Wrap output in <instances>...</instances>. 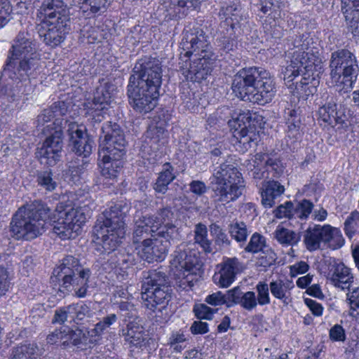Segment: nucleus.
I'll use <instances>...</instances> for the list:
<instances>
[{
    "label": "nucleus",
    "instance_id": "obj_1",
    "mask_svg": "<svg viewBox=\"0 0 359 359\" xmlns=\"http://www.w3.org/2000/svg\"><path fill=\"white\" fill-rule=\"evenodd\" d=\"M8 69L13 68L14 77L18 79L16 85L8 83L3 87L0 83V97L8 102L15 101L23 95L29 94L31 90L29 77H35L41 69L39 53L36 51V43L27 32H20L9 51Z\"/></svg>",
    "mask_w": 359,
    "mask_h": 359
},
{
    "label": "nucleus",
    "instance_id": "obj_2",
    "mask_svg": "<svg viewBox=\"0 0 359 359\" xmlns=\"http://www.w3.org/2000/svg\"><path fill=\"white\" fill-rule=\"evenodd\" d=\"M291 59L281 73L287 82L292 81L302 75V79L296 83V89L306 88L309 93H314L319 84L320 74L322 73L320 49L313 38L308 34L297 36L293 41Z\"/></svg>",
    "mask_w": 359,
    "mask_h": 359
},
{
    "label": "nucleus",
    "instance_id": "obj_3",
    "mask_svg": "<svg viewBox=\"0 0 359 359\" xmlns=\"http://www.w3.org/2000/svg\"><path fill=\"white\" fill-rule=\"evenodd\" d=\"M127 86L129 103L140 114L151 111L157 104L162 83V69L160 60L145 57L135 65Z\"/></svg>",
    "mask_w": 359,
    "mask_h": 359
},
{
    "label": "nucleus",
    "instance_id": "obj_4",
    "mask_svg": "<svg viewBox=\"0 0 359 359\" xmlns=\"http://www.w3.org/2000/svg\"><path fill=\"white\" fill-rule=\"evenodd\" d=\"M194 243H182L172 255L171 266L179 272V287L183 290L191 288L198 280L197 276L203 273V262L200 253L194 246L198 245L205 253L212 252V241L208 238L207 226L198 223L194 228Z\"/></svg>",
    "mask_w": 359,
    "mask_h": 359
},
{
    "label": "nucleus",
    "instance_id": "obj_5",
    "mask_svg": "<svg viewBox=\"0 0 359 359\" xmlns=\"http://www.w3.org/2000/svg\"><path fill=\"white\" fill-rule=\"evenodd\" d=\"M184 51V62L181 56L179 65L182 74L191 81L200 82L207 78L212 72V53L210 50L208 36L199 27L184 29L181 42Z\"/></svg>",
    "mask_w": 359,
    "mask_h": 359
},
{
    "label": "nucleus",
    "instance_id": "obj_6",
    "mask_svg": "<svg viewBox=\"0 0 359 359\" xmlns=\"http://www.w3.org/2000/svg\"><path fill=\"white\" fill-rule=\"evenodd\" d=\"M101 130L100 139L103 140L100 144L98 165L102 176L114 179L123 168L122 158L126 154V144L125 135L121 127L111 121L104 123Z\"/></svg>",
    "mask_w": 359,
    "mask_h": 359
},
{
    "label": "nucleus",
    "instance_id": "obj_7",
    "mask_svg": "<svg viewBox=\"0 0 359 359\" xmlns=\"http://www.w3.org/2000/svg\"><path fill=\"white\" fill-rule=\"evenodd\" d=\"M51 210L41 201L22 206L13 215L9 229L16 240L31 241L41 236L50 221Z\"/></svg>",
    "mask_w": 359,
    "mask_h": 359
},
{
    "label": "nucleus",
    "instance_id": "obj_8",
    "mask_svg": "<svg viewBox=\"0 0 359 359\" xmlns=\"http://www.w3.org/2000/svg\"><path fill=\"white\" fill-rule=\"evenodd\" d=\"M65 6L62 0H46L38 10L42 28L39 31V36L52 48L63 42L70 29V18Z\"/></svg>",
    "mask_w": 359,
    "mask_h": 359
},
{
    "label": "nucleus",
    "instance_id": "obj_9",
    "mask_svg": "<svg viewBox=\"0 0 359 359\" xmlns=\"http://www.w3.org/2000/svg\"><path fill=\"white\" fill-rule=\"evenodd\" d=\"M166 275L159 269L142 273L141 297L145 307L152 311H158L168 318V305L172 298V289L167 284Z\"/></svg>",
    "mask_w": 359,
    "mask_h": 359
},
{
    "label": "nucleus",
    "instance_id": "obj_10",
    "mask_svg": "<svg viewBox=\"0 0 359 359\" xmlns=\"http://www.w3.org/2000/svg\"><path fill=\"white\" fill-rule=\"evenodd\" d=\"M210 184L214 201L226 203L238 199L245 187L242 174L229 161L214 168Z\"/></svg>",
    "mask_w": 359,
    "mask_h": 359
},
{
    "label": "nucleus",
    "instance_id": "obj_11",
    "mask_svg": "<svg viewBox=\"0 0 359 359\" xmlns=\"http://www.w3.org/2000/svg\"><path fill=\"white\" fill-rule=\"evenodd\" d=\"M129 210L130 206L126 203L119 202L107 208L97 218L94 230L105 248H114L124 238V219Z\"/></svg>",
    "mask_w": 359,
    "mask_h": 359
},
{
    "label": "nucleus",
    "instance_id": "obj_12",
    "mask_svg": "<svg viewBox=\"0 0 359 359\" xmlns=\"http://www.w3.org/2000/svg\"><path fill=\"white\" fill-rule=\"evenodd\" d=\"M53 274L60 283L61 292L74 290L76 297H86L91 271L82 266L78 259L72 255L66 256L61 264L54 269Z\"/></svg>",
    "mask_w": 359,
    "mask_h": 359
},
{
    "label": "nucleus",
    "instance_id": "obj_13",
    "mask_svg": "<svg viewBox=\"0 0 359 359\" xmlns=\"http://www.w3.org/2000/svg\"><path fill=\"white\" fill-rule=\"evenodd\" d=\"M330 67L331 79L337 85L342 86L345 92L353 88L358 76L359 66L352 53L346 49L332 53Z\"/></svg>",
    "mask_w": 359,
    "mask_h": 359
},
{
    "label": "nucleus",
    "instance_id": "obj_14",
    "mask_svg": "<svg viewBox=\"0 0 359 359\" xmlns=\"http://www.w3.org/2000/svg\"><path fill=\"white\" fill-rule=\"evenodd\" d=\"M303 243L309 252L325 248L337 250L344 245L341 230L330 224H311L302 232Z\"/></svg>",
    "mask_w": 359,
    "mask_h": 359
},
{
    "label": "nucleus",
    "instance_id": "obj_15",
    "mask_svg": "<svg viewBox=\"0 0 359 359\" xmlns=\"http://www.w3.org/2000/svg\"><path fill=\"white\" fill-rule=\"evenodd\" d=\"M58 219L54 222L53 232L61 239L74 238L86 222V216L81 207L76 203L60 202L56 207Z\"/></svg>",
    "mask_w": 359,
    "mask_h": 359
},
{
    "label": "nucleus",
    "instance_id": "obj_16",
    "mask_svg": "<svg viewBox=\"0 0 359 359\" xmlns=\"http://www.w3.org/2000/svg\"><path fill=\"white\" fill-rule=\"evenodd\" d=\"M47 137L37 149L36 156L41 163L54 166L60 160L63 147V132L59 128L56 130L46 132Z\"/></svg>",
    "mask_w": 359,
    "mask_h": 359
},
{
    "label": "nucleus",
    "instance_id": "obj_17",
    "mask_svg": "<svg viewBox=\"0 0 359 359\" xmlns=\"http://www.w3.org/2000/svg\"><path fill=\"white\" fill-rule=\"evenodd\" d=\"M262 67H250L240 69L232 80L231 89L236 96L243 101L255 90V85L264 71Z\"/></svg>",
    "mask_w": 359,
    "mask_h": 359
},
{
    "label": "nucleus",
    "instance_id": "obj_18",
    "mask_svg": "<svg viewBox=\"0 0 359 359\" xmlns=\"http://www.w3.org/2000/svg\"><path fill=\"white\" fill-rule=\"evenodd\" d=\"M111 102V95L106 86L97 87L92 100L88 99L83 103L86 116L93 122L100 123L107 114L108 106Z\"/></svg>",
    "mask_w": 359,
    "mask_h": 359
},
{
    "label": "nucleus",
    "instance_id": "obj_19",
    "mask_svg": "<svg viewBox=\"0 0 359 359\" xmlns=\"http://www.w3.org/2000/svg\"><path fill=\"white\" fill-rule=\"evenodd\" d=\"M69 103L65 101H57L52 105L43 109L36 119V127L43 126L46 123H50L43 128L44 133L54 131L59 128L62 130L64 119L62 116L68 111Z\"/></svg>",
    "mask_w": 359,
    "mask_h": 359
},
{
    "label": "nucleus",
    "instance_id": "obj_20",
    "mask_svg": "<svg viewBox=\"0 0 359 359\" xmlns=\"http://www.w3.org/2000/svg\"><path fill=\"white\" fill-rule=\"evenodd\" d=\"M276 93V86L274 79L269 72L264 69L255 83V90L252 91L245 100L259 105H265L273 100Z\"/></svg>",
    "mask_w": 359,
    "mask_h": 359
},
{
    "label": "nucleus",
    "instance_id": "obj_21",
    "mask_svg": "<svg viewBox=\"0 0 359 359\" xmlns=\"http://www.w3.org/2000/svg\"><path fill=\"white\" fill-rule=\"evenodd\" d=\"M170 243L159 238L144 239L142 245L135 247L138 256L149 263L163 261L168 252Z\"/></svg>",
    "mask_w": 359,
    "mask_h": 359
},
{
    "label": "nucleus",
    "instance_id": "obj_22",
    "mask_svg": "<svg viewBox=\"0 0 359 359\" xmlns=\"http://www.w3.org/2000/svg\"><path fill=\"white\" fill-rule=\"evenodd\" d=\"M212 280L219 287H229L236 279V276L243 270V265L236 257H224L217 265Z\"/></svg>",
    "mask_w": 359,
    "mask_h": 359
},
{
    "label": "nucleus",
    "instance_id": "obj_23",
    "mask_svg": "<svg viewBox=\"0 0 359 359\" xmlns=\"http://www.w3.org/2000/svg\"><path fill=\"white\" fill-rule=\"evenodd\" d=\"M326 102L318 109L319 118L332 127H337L339 133L347 131L349 123L346 116L337 111V99L334 96H327Z\"/></svg>",
    "mask_w": 359,
    "mask_h": 359
},
{
    "label": "nucleus",
    "instance_id": "obj_24",
    "mask_svg": "<svg viewBox=\"0 0 359 359\" xmlns=\"http://www.w3.org/2000/svg\"><path fill=\"white\" fill-rule=\"evenodd\" d=\"M327 279L333 286L341 290H350L354 283L352 269L339 260L330 264Z\"/></svg>",
    "mask_w": 359,
    "mask_h": 359
},
{
    "label": "nucleus",
    "instance_id": "obj_25",
    "mask_svg": "<svg viewBox=\"0 0 359 359\" xmlns=\"http://www.w3.org/2000/svg\"><path fill=\"white\" fill-rule=\"evenodd\" d=\"M67 133L72 151L78 156L86 157L92 151V141L83 129L76 123H70L68 126Z\"/></svg>",
    "mask_w": 359,
    "mask_h": 359
},
{
    "label": "nucleus",
    "instance_id": "obj_26",
    "mask_svg": "<svg viewBox=\"0 0 359 359\" xmlns=\"http://www.w3.org/2000/svg\"><path fill=\"white\" fill-rule=\"evenodd\" d=\"M121 240L114 248H107L104 245L102 241V248L104 249V259L106 261L102 263L103 269L106 271L110 272L112 270H123L128 267V262H131L132 257L129 254L126 253L125 250L117 249V247L121 243Z\"/></svg>",
    "mask_w": 359,
    "mask_h": 359
},
{
    "label": "nucleus",
    "instance_id": "obj_27",
    "mask_svg": "<svg viewBox=\"0 0 359 359\" xmlns=\"http://www.w3.org/2000/svg\"><path fill=\"white\" fill-rule=\"evenodd\" d=\"M204 0H163V8L170 19H180L188 15L190 10L200 8Z\"/></svg>",
    "mask_w": 359,
    "mask_h": 359
},
{
    "label": "nucleus",
    "instance_id": "obj_28",
    "mask_svg": "<svg viewBox=\"0 0 359 359\" xmlns=\"http://www.w3.org/2000/svg\"><path fill=\"white\" fill-rule=\"evenodd\" d=\"M158 222L147 215H140L137 213L134 217V229L132 237L133 244L137 246L142 245L144 239H149L148 236H153L156 231Z\"/></svg>",
    "mask_w": 359,
    "mask_h": 359
},
{
    "label": "nucleus",
    "instance_id": "obj_29",
    "mask_svg": "<svg viewBox=\"0 0 359 359\" xmlns=\"http://www.w3.org/2000/svg\"><path fill=\"white\" fill-rule=\"evenodd\" d=\"M120 334L123 337L124 344L127 345L131 351L135 348H141L144 345L146 334L144 329L136 320L127 323L126 327L120 330Z\"/></svg>",
    "mask_w": 359,
    "mask_h": 359
},
{
    "label": "nucleus",
    "instance_id": "obj_30",
    "mask_svg": "<svg viewBox=\"0 0 359 359\" xmlns=\"http://www.w3.org/2000/svg\"><path fill=\"white\" fill-rule=\"evenodd\" d=\"M229 300L233 305H239L245 310L251 311L256 309L255 292H243L239 286L228 290Z\"/></svg>",
    "mask_w": 359,
    "mask_h": 359
},
{
    "label": "nucleus",
    "instance_id": "obj_31",
    "mask_svg": "<svg viewBox=\"0 0 359 359\" xmlns=\"http://www.w3.org/2000/svg\"><path fill=\"white\" fill-rule=\"evenodd\" d=\"M284 191V186L278 182L274 180L266 182L263 184L261 190L262 204L266 208H272Z\"/></svg>",
    "mask_w": 359,
    "mask_h": 359
},
{
    "label": "nucleus",
    "instance_id": "obj_32",
    "mask_svg": "<svg viewBox=\"0 0 359 359\" xmlns=\"http://www.w3.org/2000/svg\"><path fill=\"white\" fill-rule=\"evenodd\" d=\"M165 123L151 124L145 133L146 142L154 150H159L168 142L165 129Z\"/></svg>",
    "mask_w": 359,
    "mask_h": 359
},
{
    "label": "nucleus",
    "instance_id": "obj_33",
    "mask_svg": "<svg viewBox=\"0 0 359 359\" xmlns=\"http://www.w3.org/2000/svg\"><path fill=\"white\" fill-rule=\"evenodd\" d=\"M219 18L221 22V28L225 29L226 31L231 30V34L233 33V29L239 23L241 17L240 10L236 4H231L223 6L219 11Z\"/></svg>",
    "mask_w": 359,
    "mask_h": 359
},
{
    "label": "nucleus",
    "instance_id": "obj_34",
    "mask_svg": "<svg viewBox=\"0 0 359 359\" xmlns=\"http://www.w3.org/2000/svg\"><path fill=\"white\" fill-rule=\"evenodd\" d=\"M88 18H95L105 13L112 0H74Z\"/></svg>",
    "mask_w": 359,
    "mask_h": 359
},
{
    "label": "nucleus",
    "instance_id": "obj_35",
    "mask_svg": "<svg viewBox=\"0 0 359 359\" xmlns=\"http://www.w3.org/2000/svg\"><path fill=\"white\" fill-rule=\"evenodd\" d=\"M177 177L175 168L170 163H165L162 170L154 184L153 188L156 192L164 194L168 189V185Z\"/></svg>",
    "mask_w": 359,
    "mask_h": 359
},
{
    "label": "nucleus",
    "instance_id": "obj_36",
    "mask_svg": "<svg viewBox=\"0 0 359 359\" xmlns=\"http://www.w3.org/2000/svg\"><path fill=\"white\" fill-rule=\"evenodd\" d=\"M341 9L352 33L359 36V6H353L351 1L341 0Z\"/></svg>",
    "mask_w": 359,
    "mask_h": 359
},
{
    "label": "nucleus",
    "instance_id": "obj_37",
    "mask_svg": "<svg viewBox=\"0 0 359 359\" xmlns=\"http://www.w3.org/2000/svg\"><path fill=\"white\" fill-rule=\"evenodd\" d=\"M254 163L252 175L255 179H262L264 177V173L266 171L265 166L274 168V165H277L274 160L269 158L268 155L265 154H257L255 156Z\"/></svg>",
    "mask_w": 359,
    "mask_h": 359
},
{
    "label": "nucleus",
    "instance_id": "obj_38",
    "mask_svg": "<svg viewBox=\"0 0 359 359\" xmlns=\"http://www.w3.org/2000/svg\"><path fill=\"white\" fill-rule=\"evenodd\" d=\"M117 316L111 313L104 317L102 320L95 324V327L88 332V335L92 338L91 341L96 342L101 339V336L105 330L117 321Z\"/></svg>",
    "mask_w": 359,
    "mask_h": 359
},
{
    "label": "nucleus",
    "instance_id": "obj_39",
    "mask_svg": "<svg viewBox=\"0 0 359 359\" xmlns=\"http://www.w3.org/2000/svg\"><path fill=\"white\" fill-rule=\"evenodd\" d=\"M271 294L276 299L281 300L284 304H287V293L291 288V283L281 279L272 280L269 285Z\"/></svg>",
    "mask_w": 359,
    "mask_h": 359
},
{
    "label": "nucleus",
    "instance_id": "obj_40",
    "mask_svg": "<svg viewBox=\"0 0 359 359\" xmlns=\"http://www.w3.org/2000/svg\"><path fill=\"white\" fill-rule=\"evenodd\" d=\"M277 241L283 245H294L300 240V236L294 231L278 226L275 231Z\"/></svg>",
    "mask_w": 359,
    "mask_h": 359
},
{
    "label": "nucleus",
    "instance_id": "obj_41",
    "mask_svg": "<svg viewBox=\"0 0 359 359\" xmlns=\"http://www.w3.org/2000/svg\"><path fill=\"white\" fill-rule=\"evenodd\" d=\"M287 118V136L298 140L301 137V118L296 110H290Z\"/></svg>",
    "mask_w": 359,
    "mask_h": 359
},
{
    "label": "nucleus",
    "instance_id": "obj_42",
    "mask_svg": "<svg viewBox=\"0 0 359 359\" xmlns=\"http://www.w3.org/2000/svg\"><path fill=\"white\" fill-rule=\"evenodd\" d=\"M36 182L43 189L51 192L56 189L57 182L50 170H41L36 174Z\"/></svg>",
    "mask_w": 359,
    "mask_h": 359
},
{
    "label": "nucleus",
    "instance_id": "obj_43",
    "mask_svg": "<svg viewBox=\"0 0 359 359\" xmlns=\"http://www.w3.org/2000/svg\"><path fill=\"white\" fill-rule=\"evenodd\" d=\"M344 231L349 240L359 235V212L354 210L346 218L344 222Z\"/></svg>",
    "mask_w": 359,
    "mask_h": 359
},
{
    "label": "nucleus",
    "instance_id": "obj_44",
    "mask_svg": "<svg viewBox=\"0 0 359 359\" xmlns=\"http://www.w3.org/2000/svg\"><path fill=\"white\" fill-rule=\"evenodd\" d=\"M68 312L71 314V320L79 324L86 317L90 316V309L83 302L69 305Z\"/></svg>",
    "mask_w": 359,
    "mask_h": 359
},
{
    "label": "nucleus",
    "instance_id": "obj_45",
    "mask_svg": "<svg viewBox=\"0 0 359 359\" xmlns=\"http://www.w3.org/2000/svg\"><path fill=\"white\" fill-rule=\"evenodd\" d=\"M313 207V203L308 199L299 201L295 206L294 205L293 216H294V219H307L312 213Z\"/></svg>",
    "mask_w": 359,
    "mask_h": 359
},
{
    "label": "nucleus",
    "instance_id": "obj_46",
    "mask_svg": "<svg viewBox=\"0 0 359 359\" xmlns=\"http://www.w3.org/2000/svg\"><path fill=\"white\" fill-rule=\"evenodd\" d=\"M229 232L233 239L241 243V246L244 244L248 237V229L246 224L243 222H235L229 224Z\"/></svg>",
    "mask_w": 359,
    "mask_h": 359
},
{
    "label": "nucleus",
    "instance_id": "obj_47",
    "mask_svg": "<svg viewBox=\"0 0 359 359\" xmlns=\"http://www.w3.org/2000/svg\"><path fill=\"white\" fill-rule=\"evenodd\" d=\"M156 232V238L163 241H167L170 244L171 241L178 238L179 232L177 226L171 223H166L158 226Z\"/></svg>",
    "mask_w": 359,
    "mask_h": 359
},
{
    "label": "nucleus",
    "instance_id": "obj_48",
    "mask_svg": "<svg viewBox=\"0 0 359 359\" xmlns=\"http://www.w3.org/2000/svg\"><path fill=\"white\" fill-rule=\"evenodd\" d=\"M255 299L257 306L268 305L271 303L269 284L265 281H259L255 286Z\"/></svg>",
    "mask_w": 359,
    "mask_h": 359
},
{
    "label": "nucleus",
    "instance_id": "obj_49",
    "mask_svg": "<svg viewBox=\"0 0 359 359\" xmlns=\"http://www.w3.org/2000/svg\"><path fill=\"white\" fill-rule=\"evenodd\" d=\"M265 238L258 233H255L251 236L249 243L245 248V251L250 253H257L266 248Z\"/></svg>",
    "mask_w": 359,
    "mask_h": 359
},
{
    "label": "nucleus",
    "instance_id": "obj_50",
    "mask_svg": "<svg viewBox=\"0 0 359 359\" xmlns=\"http://www.w3.org/2000/svg\"><path fill=\"white\" fill-rule=\"evenodd\" d=\"M210 231L213 236L215 243L219 247H226L230 245L231 241L226 233L217 224H212L210 226Z\"/></svg>",
    "mask_w": 359,
    "mask_h": 359
},
{
    "label": "nucleus",
    "instance_id": "obj_51",
    "mask_svg": "<svg viewBox=\"0 0 359 359\" xmlns=\"http://www.w3.org/2000/svg\"><path fill=\"white\" fill-rule=\"evenodd\" d=\"M205 302L211 306H219L226 305L227 307L232 306V303L229 300L228 291L224 294L221 291H217L205 297Z\"/></svg>",
    "mask_w": 359,
    "mask_h": 359
},
{
    "label": "nucleus",
    "instance_id": "obj_52",
    "mask_svg": "<svg viewBox=\"0 0 359 359\" xmlns=\"http://www.w3.org/2000/svg\"><path fill=\"white\" fill-rule=\"evenodd\" d=\"M239 135V142L243 145L245 149L252 147V144H256L258 135L254 131H249L246 126L242 128L238 133Z\"/></svg>",
    "mask_w": 359,
    "mask_h": 359
},
{
    "label": "nucleus",
    "instance_id": "obj_53",
    "mask_svg": "<svg viewBox=\"0 0 359 359\" xmlns=\"http://www.w3.org/2000/svg\"><path fill=\"white\" fill-rule=\"evenodd\" d=\"M234 32L231 34V30H229V32L226 31V34L224 33L223 35L221 34V36H218L217 39V46L226 53L233 50L236 46V41L232 36Z\"/></svg>",
    "mask_w": 359,
    "mask_h": 359
},
{
    "label": "nucleus",
    "instance_id": "obj_54",
    "mask_svg": "<svg viewBox=\"0 0 359 359\" xmlns=\"http://www.w3.org/2000/svg\"><path fill=\"white\" fill-rule=\"evenodd\" d=\"M198 319L212 320L217 309H212L205 304H195L193 309Z\"/></svg>",
    "mask_w": 359,
    "mask_h": 359
},
{
    "label": "nucleus",
    "instance_id": "obj_55",
    "mask_svg": "<svg viewBox=\"0 0 359 359\" xmlns=\"http://www.w3.org/2000/svg\"><path fill=\"white\" fill-rule=\"evenodd\" d=\"M277 259L276 254L274 251L266 247L261 251L260 257L259 258V263L263 267H269L274 264Z\"/></svg>",
    "mask_w": 359,
    "mask_h": 359
},
{
    "label": "nucleus",
    "instance_id": "obj_56",
    "mask_svg": "<svg viewBox=\"0 0 359 359\" xmlns=\"http://www.w3.org/2000/svg\"><path fill=\"white\" fill-rule=\"evenodd\" d=\"M294 204L291 201H287L283 205H280L274 211L275 216L277 218L294 219L293 216Z\"/></svg>",
    "mask_w": 359,
    "mask_h": 359
},
{
    "label": "nucleus",
    "instance_id": "obj_57",
    "mask_svg": "<svg viewBox=\"0 0 359 359\" xmlns=\"http://www.w3.org/2000/svg\"><path fill=\"white\" fill-rule=\"evenodd\" d=\"M67 329L63 330H55L47 336V343L50 344H61L63 346H69L68 340L66 339Z\"/></svg>",
    "mask_w": 359,
    "mask_h": 359
},
{
    "label": "nucleus",
    "instance_id": "obj_58",
    "mask_svg": "<svg viewBox=\"0 0 359 359\" xmlns=\"http://www.w3.org/2000/svg\"><path fill=\"white\" fill-rule=\"evenodd\" d=\"M147 217L155 219L158 224H156V231L158 226L170 223V219L172 216L171 210L168 208H163L156 215H146Z\"/></svg>",
    "mask_w": 359,
    "mask_h": 359
},
{
    "label": "nucleus",
    "instance_id": "obj_59",
    "mask_svg": "<svg viewBox=\"0 0 359 359\" xmlns=\"http://www.w3.org/2000/svg\"><path fill=\"white\" fill-rule=\"evenodd\" d=\"M11 8L8 0H0V29L11 20Z\"/></svg>",
    "mask_w": 359,
    "mask_h": 359
},
{
    "label": "nucleus",
    "instance_id": "obj_60",
    "mask_svg": "<svg viewBox=\"0 0 359 359\" xmlns=\"http://www.w3.org/2000/svg\"><path fill=\"white\" fill-rule=\"evenodd\" d=\"M346 296V300L351 310L357 311L359 313V287H355L352 291H349Z\"/></svg>",
    "mask_w": 359,
    "mask_h": 359
},
{
    "label": "nucleus",
    "instance_id": "obj_61",
    "mask_svg": "<svg viewBox=\"0 0 359 359\" xmlns=\"http://www.w3.org/2000/svg\"><path fill=\"white\" fill-rule=\"evenodd\" d=\"M10 285L11 282L7 269L4 267H0V297L6 294Z\"/></svg>",
    "mask_w": 359,
    "mask_h": 359
},
{
    "label": "nucleus",
    "instance_id": "obj_62",
    "mask_svg": "<svg viewBox=\"0 0 359 359\" xmlns=\"http://www.w3.org/2000/svg\"><path fill=\"white\" fill-rule=\"evenodd\" d=\"M85 165H86V163H82L81 165L72 164L69 166L68 175L71 177L74 183L79 180L81 175L86 169Z\"/></svg>",
    "mask_w": 359,
    "mask_h": 359
},
{
    "label": "nucleus",
    "instance_id": "obj_63",
    "mask_svg": "<svg viewBox=\"0 0 359 359\" xmlns=\"http://www.w3.org/2000/svg\"><path fill=\"white\" fill-rule=\"evenodd\" d=\"M69 306L57 309L55 312L53 323H63L65 321L71 320V314L68 312Z\"/></svg>",
    "mask_w": 359,
    "mask_h": 359
},
{
    "label": "nucleus",
    "instance_id": "obj_64",
    "mask_svg": "<svg viewBox=\"0 0 359 359\" xmlns=\"http://www.w3.org/2000/svg\"><path fill=\"white\" fill-rule=\"evenodd\" d=\"M189 186L190 191L198 196L203 195L208 191V187L201 180H193L189 183Z\"/></svg>",
    "mask_w": 359,
    "mask_h": 359
}]
</instances>
